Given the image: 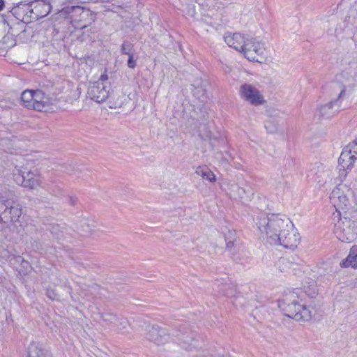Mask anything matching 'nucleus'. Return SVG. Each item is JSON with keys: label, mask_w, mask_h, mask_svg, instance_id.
Listing matches in <instances>:
<instances>
[{"label": "nucleus", "mask_w": 357, "mask_h": 357, "mask_svg": "<svg viewBox=\"0 0 357 357\" xmlns=\"http://www.w3.org/2000/svg\"><path fill=\"white\" fill-rule=\"evenodd\" d=\"M351 194L352 192L349 189L342 185H338L332 190L330 195V201L339 216L351 215L352 210H355L349 199V196Z\"/></svg>", "instance_id": "nucleus-4"}, {"label": "nucleus", "mask_w": 357, "mask_h": 357, "mask_svg": "<svg viewBox=\"0 0 357 357\" xmlns=\"http://www.w3.org/2000/svg\"><path fill=\"white\" fill-rule=\"evenodd\" d=\"M248 60L262 63L265 59V48L255 38H248L243 50L241 52Z\"/></svg>", "instance_id": "nucleus-7"}, {"label": "nucleus", "mask_w": 357, "mask_h": 357, "mask_svg": "<svg viewBox=\"0 0 357 357\" xmlns=\"http://www.w3.org/2000/svg\"><path fill=\"white\" fill-rule=\"evenodd\" d=\"M345 93L346 86H342L337 98L320 107L319 112L321 116L325 119H330L333 116L338 112L340 107V100Z\"/></svg>", "instance_id": "nucleus-13"}, {"label": "nucleus", "mask_w": 357, "mask_h": 357, "mask_svg": "<svg viewBox=\"0 0 357 357\" xmlns=\"http://www.w3.org/2000/svg\"><path fill=\"white\" fill-rule=\"evenodd\" d=\"M33 100V90H25L21 94L22 105L28 109H32Z\"/></svg>", "instance_id": "nucleus-25"}, {"label": "nucleus", "mask_w": 357, "mask_h": 357, "mask_svg": "<svg viewBox=\"0 0 357 357\" xmlns=\"http://www.w3.org/2000/svg\"><path fill=\"white\" fill-rule=\"evenodd\" d=\"M340 266L342 268L347 267H352L354 268H357V257L350 258L349 259V255L342 260Z\"/></svg>", "instance_id": "nucleus-31"}, {"label": "nucleus", "mask_w": 357, "mask_h": 357, "mask_svg": "<svg viewBox=\"0 0 357 357\" xmlns=\"http://www.w3.org/2000/svg\"><path fill=\"white\" fill-rule=\"evenodd\" d=\"M107 88L102 82H95L88 88L87 97L98 103L103 102L109 98V90Z\"/></svg>", "instance_id": "nucleus-10"}, {"label": "nucleus", "mask_w": 357, "mask_h": 357, "mask_svg": "<svg viewBox=\"0 0 357 357\" xmlns=\"http://www.w3.org/2000/svg\"><path fill=\"white\" fill-rule=\"evenodd\" d=\"M4 8V1L0 0V11H1Z\"/></svg>", "instance_id": "nucleus-48"}, {"label": "nucleus", "mask_w": 357, "mask_h": 357, "mask_svg": "<svg viewBox=\"0 0 357 357\" xmlns=\"http://www.w3.org/2000/svg\"><path fill=\"white\" fill-rule=\"evenodd\" d=\"M126 100V96L124 95H120L119 96L117 100L114 102L110 106V108H120L122 107V105L124 103V101Z\"/></svg>", "instance_id": "nucleus-37"}, {"label": "nucleus", "mask_w": 357, "mask_h": 357, "mask_svg": "<svg viewBox=\"0 0 357 357\" xmlns=\"http://www.w3.org/2000/svg\"><path fill=\"white\" fill-rule=\"evenodd\" d=\"M344 149L351 155H356L355 157L357 158V139L349 143Z\"/></svg>", "instance_id": "nucleus-34"}, {"label": "nucleus", "mask_w": 357, "mask_h": 357, "mask_svg": "<svg viewBox=\"0 0 357 357\" xmlns=\"http://www.w3.org/2000/svg\"><path fill=\"white\" fill-rule=\"evenodd\" d=\"M301 237L297 229L294 228L292 223V227H286L279 234V237L272 243L283 246L284 248L294 250L300 243Z\"/></svg>", "instance_id": "nucleus-6"}, {"label": "nucleus", "mask_w": 357, "mask_h": 357, "mask_svg": "<svg viewBox=\"0 0 357 357\" xmlns=\"http://www.w3.org/2000/svg\"><path fill=\"white\" fill-rule=\"evenodd\" d=\"M107 79V75H102L99 79L98 81H101L104 83L105 81Z\"/></svg>", "instance_id": "nucleus-46"}, {"label": "nucleus", "mask_w": 357, "mask_h": 357, "mask_svg": "<svg viewBox=\"0 0 357 357\" xmlns=\"http://www.w3.org/2000/svg\"><path fill=\"white\" fill-rule=\"evenodd\" d=\"M17 199V197L14 191L5 186L0 185V202H4V204L12 202V204H15Z\"/></svg>", "instance_id": "nucleus-22"}, {"label": "nucleus", "mask_w": 357, "mask_h": 357, "mask_svg": "<svg viewBox=\"0 0 357 357\" xmlns=\"http://www.w3.org/2000/svg\"><path fill=\"white\" fill-rule=\"evenodd\" d=\"M229 190L231 197L238 199L242 202L250 201L254 195L252 188L248 185L240 186L236 183H231Z\"/></svg>", "instance_id": "nucleus-15"}, {"label": "nucleus", "mask_w": 357, "mask_h": 357, "mask_svg": "<svg viewBox=\"0 0 357 357\" xmlns=\"http://www.w3.org/2000/svg\"><path fill=\"white\" fill-rule=\"evenodd\" d=\"M59 226H54L52 227V230L51 231L52 234L55 236L59 240H61L62 238H65L66 236L64 235V233L63 231H60L58 227Z\"/></svg>", "instance_id": "nucleus-38"}, {"label": "nucleus", "mask_w": 357, "mask_h": 357, "mask_svg": "<svg viewBox=\"0 0 357 357\" xmlns=\"http://www.w3.org/2000/svg\"><path fill=\"white\" fill-rule=\"evenodd\" d=\"M22 214V206L17 201L15 204L0 202V223L16 222Z\"/></svg>", "instance_id": "nucleus-8"}, {"label": "nucleus", "mask_w": 357, "mask_h": 357, "mask_svg": "<svg viewBox=\"0 0 357 357\" xmlns=\"http://www.w3.org/2000/svg\"><path fill=\"white\" fill-rule=\"evenodd\" d=\"M354 257H357V246H353L351 248L349 254V259L354 258Z\"/></svg>", "instance_id": "nucleus-43"}, {"label": "nucleus", "mask_w": 357, "mask_h": 357, "mask_svg": "<svg viewBox=\"0 0 357 357\" xmlns=\"http://www.w3.org/2000/svg\"><path fill=\"white\" fill-rule=\"evenodd\" d=\"M196 173H197L198 174H200L203 178L206 179V180L209 181L210 182H215L216 181L215 175L211 170L200 169V167H199V168H197Z\"/></svg>", "instance_id": "nucleus-30"}, {"label": "nucleus", "mask_w": 357, "mask_h": 357, "mask_svg": "<svg viewBox=\"0 0 357 357\" xmlns=\"http://www.w3.org/2000/svg\"><path fill=\"white\" fill-rule=\"evenodd\" d=\"M239 91L241 98L252 105L257 106L264 102V97L259 91L251 84L241 85Z\"/></svg>", "instance_id": "nucleus-9"}, {"label": "nucleus", "mask_w": 357, "mask_h": 357, "mask_svg": "<svg viewBox=\"0 0 357 357\" xmlns=\"http://www.w3.org/2000/svg\"><path fill=\"white\" fill-rule=\"evenodd\" d=\"M222 294L227 297H233L235 295L236 289L232 287H229L227 284L222 286L221 289Z\"/></svg>", "instance_id": "nucleus-36"}, {"label": "nucleus", "mask_w": 357, "mask_h": 357, "mask_svg": "<svg viewBox=\"0 0 357 357\" xmlns=\"http://www.w3.org/2000/svg\"><path fill=\"white\" fill-rule=\"evenodd\" d=\"M30 8H31V1L28 3L20 2L11 8L10 13L16 19L29 23L32 22V19L30 16Z\"/></svg>", "instance_id": "nucleus-16"}, {"label": "nucleus", "mask_w": 357, "mask_h": 357, "mask_svg": "<svg viewBox=\"0 0 357 357\" xmlns=\"http://www.w3.org/2000/svg\"><path fill=\"white\" fill-rule=\"evenodd\" d=\"M52 29L53 31H56V34L58 33V30L54 26L52 27Z\"/></svg>", "instance_id": "nucleus-51"}, {"label": "nucleus", "mask_w": 357, "mask_h": 357, "mask_svg": "<svg viewBox=\"0 0 357 357\" xmlns=\"http://www.w3.org/2000/svg\"><path fill=\"white\" fill-rule=\"evenodd\" d=\"M354 70L353 80L357 82V66L354 68Z\"/></svg>", "instance_id": "nucleus-45"}, {"label": "nucleus", "mask_w": 357, "mask_h": 357, "mask_svg": "<svg viewBox=\"0 0 357 357\" xmlns=\"http://www.w3.org/2000/svg\"><path fill=\"white\" fill-rule=\"evenodd\" d=\"M257 225L261 233H265L272 244L286 227H292V222L285 215L262 213L257 218Z\"/></svg>", "instance_id": "nucleus-2"}, {"label": "nucleus", "mask_w": 357, "mask_h": 357, "mask_svg": "<svg viewBox=\"0 0 357 357\" xmlns=\"http://www.w3.org/2000/svg\"><path fill=\"white\" fill-rule=\"evenodd\" d=\"M189 13L192 16V17H195V9H194V6L192 8H189Z\"/></svg>", "instance_id": "nucleus-47"}, {"label": "nucleus", "mask_w": 357, "mask_h": 357, "mask_svg": "<svg viewBox=\"0 0 357 357\" xmlns=\"http://www.w3.org/2000/svg\"><path fill=\"white\" fill-rule=\"evenodd\" d=\"M46 188L50 194L56 197H61L64 194L63 184L61 183H57L54 181H50V183L47 185Z\"/></svg>", "instance_id": "nucleus-23"}, {"label": "nucleus", "mask_w": 357, "mask_h": 357, "mask_svg": "<svg viewBox=\"0 0 357 357\" xmlns=\"http://www.w3.org/2000/svg\"><path fill=\"white\" fill-rule=\"evenodd\" d=\"M128 66L130 68H135L136 67V60L134 59V54L128 55Z\"/></svg>", "instance_id": "nucleus-41"}, {"label": "nucleus", "mask_w": 357, "mask_h": 357, "mask_svg": "<svg viewBox=\"0 0 357 357\" xmlns=\"http://www.w3.org/2000/svg\"><path fill=\"white\" fill-rule=\"evenodd\" d=\"M352 211L351 215L340 216L335 224L334 233L342 242L351 243L357 237V212Z\"/></svg>", "instance_id": "nucleus-3"}, {"label": "nucleus", "mask_w": 357, "mask_h": 357, "mask_svg": "<svg viewBox=\"0 0 357 357\" xmlns=\"http://www.w3.org/2000/svg\"><path fill=\"white\" fill-rule=\"evenodd\" d=\"M103 319L107 321L112 322L114 320L118 321L119 324H116L119 330L125 329L128 324V321L126 319L122 318L119 320L116 317V315L112 314H105L103 317Z\"/></svg>", "instance_id": "nucleus-26"}, {"label": "nucleus", "mask_w": 357, "mask_h": 357, "mask_svg": "<svg viewBox=\"0 0 357 357\" xmlns=\"http://www.w3.org/2000/svg\"><path fill=\"white\" fill-rule=\"evenodd\" d=\"M355 155H351L347 149H343L338 158L339 167L347 168L351 170L357 160Z\"/></svg>", "instance_id": "nucleus-21"}, {"label": "nucleus", "mask_w": 357, "mask_h": 357, "mask_svg": "<svg viewBox=\"0 0 357 357\" xmlns=\"http://www.w3.org/2000/svg\"><path fill=\"white\" fill-rule=\"evenodd\" d=\"M348 170H349L347 168H343L340 167L339 169V177L341 181H343L347 176Z\"/></svg>", "instance_id": "nucleus-42"}, {"label": "nucleus", "mask_w": 357, "mask_h": 357, "mask_svg": "<svg viewBox=\"0 0 357 357\" xmlns=\"http://www.w3.org/2000/svg\"><path fill=\"white\" fill-rule=\"evenodd\" d=\"M264 127L268 133H275L278 130V123L275 119L269 117L265 121Z\"/></svg>", "instance_id": "nucleus-28"}, {"label": "nucleus", "mask_w": 357, "mask_h": 357, "mask_svg": "<svg viewBox=\"0 0 357 357\" xmlns=\"http://www.w3.org/2000/svg\"><path fill=\"white\" fill-rule=\"evenodd\" d=\"M32 105H32V109L40 112L45 111L50 105L49 98L40 90L33 91Z\"/></svg>", "instance_id": "nucleus-18"}, {"label": "nucleus", "mask_w": 357, "mask_h": 357, "mask_svg": "<svg viewBox=\"0 0 357 357\" xmlns=\"http://www.w3.org/2000/svg\"><path fill=\"white\" fill-rule=\"evenodd\" d=\"M191 86L196 89L194 84H192Z\"/></svg>", "instance_id": "nucleus-53"}, {"label": "nucleus", "mask_w": 357, "mask_h": 357, "mask_svg": "<svg viewBox=\"0 0 357 357\" xmlns=\"http://www.w3.org/2000/svg\"><path fill=\"white\" fill-rule=\"evenodd\" d=\"M206 138L210 140V144L212 146L213 149H214V146H215V143L213 141L217 140L219 144H220L223 146H225L226 144V142L223 138H220V139H218V138H216L215 137H212V135H211V132H208L206 134Z\"/></svg>", "instance_id": "nucleus-35"}, {"label": "nucleus", "mask_w": 357, "mask_h": 357, "mask_svg": "<svg viewBox=\"0 0 357 357\" xmlns=\"http://www.w3.org/2000/svg\"><path fill=\"white\" fill-rule=\"evenodd\" d=\"M197 3L203 10L209 11L216 10L220 6L217 0H197Z\"/></svg>", "instance_id": "nucleus-24"}, {"label": "nucleus", "mask_w": 357, "mask_h": 357, "mask_svg": "<svg viewBox=\"0 0 357 357\" xmlns=\"http://www.w3.org/2000/svg\"><path fill=\"white\" fill-rule=\"evenodd\" d=\"M5 151H9V152L12 153V151H10V149H8V150H5Z\"/></svg>", "instance_id": "nucleus-52"}, {"label": "nucleus", "mask_w": 357, "mask_h": 357, "mask_svg": "<svg viewBox=\"0 0 357 357\" xmlns=\"http://www.w3.org/2000/svg\"><path fill=\"white\" fill-rule=\"evenodd\" d=\"M248 38H245L244 35L240 33H231L227 32L224 36L225 42L234 50L241 52L245 47Z\"/></svg>", "instance_id": "nucleus-17"}, {"label": "nucleus", "mask_w": 357, "mask_h": 357, "mask_svg": "<svg viewBox=\"0 0 357 357\" xmlns=\"http://www.w3.org/2000/svg\"><path fill=\"white\" fill-rule=\"evenodd\" d=\"M121 53L127 56L134 54V45L128 40H125L121 46Z\"/></svg>", "instance_id": "nucleus-29"}, {"label": "nucleus", "mask_w": 357, "mask_h": 357, "mask_svg": "<svg viewBox=\"0 0 357 357\" xmlns=\"http://www.w3.org/2000/svg\"><path fill=\"white\" fill-rule=\"evenodd\" d=\"M31 8V18L32 21H36L47 16L51 11L52 6L47 0H32Z\"/></svg>", "instance_id": "nucleus-12"}, {"label": "nucleus", "mask_w": 357, "mask_h": 357, "mask_svg": "<svg viewBox=\"0 0 357 357\" xmlns=\"http://www.w3.org/2000/svg\"><path fill=\"white\" fill-rule=\"evenodd\" d=\"M7 142H9V140H8V139H2L1 140V143H0L1 146H3V144H6Z\"/></svg>", "instance_id": "nucleus-49"}, {"label": "nucleus", "mask_w": 357, "mask_h": 357, "mask_svg": "<svg viewBox=\"0 0 357 357\" xmlns=\"http://www.w3.org/2000/svg\"><path fill=\"white\" fill-rule=\"evenodd\" d=\"M201 21L212 26L216 24V22L214 21L213 17L208 15H204L201 18Z\"/></svg>", "instance_id": "nucleus-40"}, {"label": "nucleus", "mask_w": 357, "mask_h": 357, "mask_svg": "<svg viewBox=\"0 0 357 357\" xmlns=\"http://www.w3.org/2000/svg\"><path fill=\"white\" fill-rule=\"evenodd\" d=\"M77 202V198L75 197H68V203L71 205V206H75Z\"/></svg>", "instance_id": "nucleus-44"}, {"label": "nucleus", "mask_w": 357, "mask_h": 357, "mask_svg": "<svg viewBox=\"0 0 357 357\" xmlns=\"http://www.w3.org/2000/svg\"><path fill=\"white\" fill-rule=\"evenodd\" d=\"M82 6H67L63 8L59 13L66 18H69L72 21L77 22L79 20V16L82 10Z\"/></svg>", "instance_id": "nucleus-19"}, {"label": "nucleus", "mask_w": 357, "mask_h": 357, "mask_svg": "<svg viewBox=\"0 0 357 357\" xmlns=\"http://www.w3.org/2000/svg\"><path fill=\"white\" fill-rule=\"evenodd\" d=\"M314 297L317 294L316 289L310 291L294 289L286 293L282 300L279 301L278 306L284 314L296 321H307L312 319V311L302 303L304 294Z\"/></svg>", "instance_id": "nucleus-1"}, {"label": "nucleus", "mask_w": 357, "mask_h": 357, "mask_svg": "<svg viewBox=\"0 0 357 357\" xmlns=\"http://www.w3.org/2000/svg\"><path fill=\"white\" fill-rule=\"evenodd\" d=\"M79 18V20H77V22H85L88 19L93 20L94 14L89 9H86L83 7Z\"/></svg>", "instance_id": "nucleus-32"}, {"label": "nucleus", "mask_w": 357, "mask_h": 357, "mask_svg": "<svg viewBox=\"0 0 357 357\" xmlns=\"http://www.w3.org/2000/svg\"><path fill=\"white\" fill-rule=\"evenodd\" d=\"M1 43L4 45V48L10 49L16 44L15 40L12 35L7 34L3 37Z\"/></svg>", "instance_id": "nucleus-33"}, {"label": "nucleus", "mask_w": 357, "mask_h": 357, "mask_svg": "<svg viewBox=\"0 0 357 357\" xmlns=\"http://www.w3.org/2000/svg\"><path fill=\"white\" fill-rule=\"evenodd\" d=\"M46 296L52 301L59 300V295L53 289L47 288L46 290Z\"/></svg>", "instance_id": "nucleus-39"}, {"label": "nucleus", "mask_w": 357, "mask_h": 357, "mask_svg": "<svg viewBox=\"0 0 357 357\" xmlns=\"http://www.w3.org/2000/svg\"><path fill=\"white\" fill-rule=\"evenodd\" d=\"M13 175L15 182L24 188L34 190L41 185L40 176L35 172H25L15 167Z\"/></svg>", "instance_id": "nucleus-5"}, {"label": "nucleus", "mask_w": 357, "mask_h": 357, "mask_svg": "<svg viewBox=\"0 0 357 357\" xmlns=\"http://www.w3.org/2000/svg\"><path fill=\"white\" fill-rule=\"evenodd\" d=\"M351 68H352V67H351V68L349 69V70H351V71H350V73H352Z\"/></svg>", "instance_id": "nucleus-54"}, {"label": "nucleus", "mask_w": 357, "mask_h": 357, "mask_svg": "<svg viewBox=\"0 0 357 357\" xmlns=\"http://www.w3.org/2000/svg\"><path fill=\"white\" fill-rule=\"evenodd\" d=\"M172 335L176 337L177 340L184 349L191 350L192 347H196L192 343L195 341L194 335L187 324L180 326V328L175 330Z\"/></svg>", "instance_id": "nucleus-11"}, {"label": "nucleus", "mask_w": 357, "mask_h": 357, "mask_svg": "<svg viewBox=\"0 0 357 357\" xmlns=\"http://www.w3.org/2000/svg\"><path fill=\"white\" fill-rule=\"evenodd\" d=\"M32 246L34 248V245L33 244ZM40 245L38 243H36L35 248L36 250H39Z\"/></svg>", "instance_id": "nucleus-50"}, {"label": "nucleus", "mask_w": 357, "mask_h": 357, "mask_svg": "<svg viewBox=\"0 0 357 357\" xmlns=\"http://www.w3.org/2000/svg\"><path fill=\"white\" fill-rule=\"evenodd\" d=\"M27 357H51L48 351L38 342H31L27 349Z\"/></svg>", "instance_id": "nucleus-20"}, {"label": "nucleus", "mask_w": 357, "mask_h": 357, "mask_svg": "<svg viewBox=\"0 0 357 357\" xmlns=\"http://www.w3.org/2000/svg\"><path fill=\"white\" fill-rule=\"evenodd\" d=\"M146 330L148 331V339L156 344H163L170 339V335L167 329L162 328L157 324L149 326Z\"/></svg>", "instance_id": "nucleus-14"}, {"label": "nucleus", "mask_w": 357, "mask_h": 357, "mask_svg": "<svg viewBox=\"0 0 357 357\" xmlns=\"http://www.w3.org/2000/svg\"><path fill=\"white\" fill-rule=\"evenodd\" d=\"M225 240L226 242V247L227 249H231L234 245V242L236 241V233L234 230H228L225 234Z\"/></svg>", "instance_id": "nucleus-27"}]
</instances>
